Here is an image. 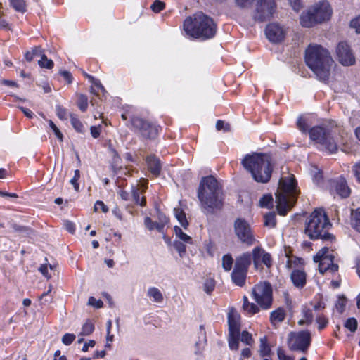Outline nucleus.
Masks as SVG:
<instances>
[{"label": "nucleus", "mask_w": 360, "mask_h": 360, "mask_svg": "<svg viewBox=\"0 0 360 360\" xmlns=\"http://www.w3.org/2000/svg\"><path fill=\"white\" fill-rule=\"evenodd\" d=\"M305 61L318 79L327 82L334 61L329 51L318 44H310L306 49Z\"/></svg>", "instance_id": "1"}, {"label": "nucleus", "mask_w": 360, "mask_h": 360, "mask_svg": "<svg viewBox=\"0 0 360 360\" xmlns=\"http://www.w3.org/2000/svg\"><path fill=\"white\" fill-rule=\"evenodd\" d=\"M242 165L257 182L266 183L271 179L274 164L271 155L268 154L246 155Z\"/></svg>", "instance_id": "2"}, {"label": "nucleus", "mask_w": 360, "mask_h": 360, "mask_svg": "<svg viewBox=\"0 0 360 360\" xmlns=\"http://www.w3.org/2000/svg\"><path fill=\"white\" fill-rule=\"evenodd\" d=\"M198 196L205 212L212 213L222 206L221 188L212 176L204 177L201 180Z\"/></svg>", "instance_id": "3"}, {"label": "nucleus", "mask_w": 360, "mask_h": 360, "mask_svg": "<svg viewBox=\"0 0 360 360\" xmlns=\"http://www.w3.org/2000/svg\"><path fill=\"white\" fill-rule=\"evenodd\" d=\"M183 26L186 34L195 39H208L216 34V25L213 20L202 12L186 18Z\"/></svg>", "instance_id": "4"}, {"label": "nucleus", "mask_w": 360, "mask_h": 360, "mask_svg": "<svg viewBox=\"0 0 360 360\" xmlns=\"http://www.w3.org/2000/svg\"><path fill=\"white\" fill-rule=\"evenodd\" d=\"M299 194L297 181L293 175L282 177L276 193V208L281 215H285L295 205Z\"/></svg>", "instance_id": "5"}, {"label": "nucleus", "mask_w": 360, "mask_h": 360, "mask_svg": "<svg viewBox=\"0 0 360 360\" xmlns=\"http://www.w3.org/2000/svg\"><path fill=\"white\" fill-rule=\"evenodd\" d=\"M330 226L331 224L325 212L322 209H317L311 214L307 222L305 233L313 240H332L333 236L328 233Z\"/></svg>", "instance_id": "6"}, {"label": "nucleus", "mask_w": 360, "mask_h": 360, "mask_svg": "<svg viewBox=\"0 0 360 360\" xmlns=\"http://www.w3.org/2000/svg\"><path fill=\"white\" fill-rule=\"evenodd\" d=\"M333 250L324 247L314 257V261L319 263V271L321 274L333 275L338 271L339 266L334 263Z\"/></svg>", "instance_id": "7"}, {"label": "nucleus", "mask_w": 360, "mask_h": 360, "mask_svg": "<svg viewBox=\"0 0 360 360\" xmlns=\"http://www.w3.org/2000/svg\"><path fill=\"white\" fill-rule=\"evenodd\" d=\"M252 262V257L250 252H245L236 259L233 270L231 278L234 284L243 286L245 283L248 268Z\"/></svg>", "instance_id": "8"}, {"label": "nucleus", "mask_w": 360, "mask_h": 360, "mask_svg": "<svg viewBox=\"0 0 360 360\" xmlns=\"http://www.w3.org/2000/svg\"><path fill=\"white\" fill-rule=\"evenodd\" d=\"M310 139L316 143L319 144L330 153H334L338 150L337 144L328 129L316 126L309 131Z\"/></svg>", "instance_id": "9"}, {"label": "nucleus", "mask_w": 360, "mask_h": 360, "mask_svg": "<svg viewBox=\"0 0 360 360\" xmlns=\"http://www.w3.org/2000/svg\"><path fill=\"white\" fill-rule=\"evenodd\" d=\"M311 341V334L308 330L291 332L288 336V347L292 351L307 352Z\"/></svg>", "instance_id": "10"}, {"label": "nucleus", "mask_w": 360, "mask_h": 360, "mask_svg": "<svg viewBox=\"0 0 360 360\" xmlns=\"http://www.w3.org/2000/svg\"><path fill=\"white\" fill-rule=\"evenodd\" d=\"M252 297L257 303L264 309H269L272 303V289L267 282H260L252 291Z\"/></svg>", "instance_id": "11"}, {"label": "nucleus", "mask_w": 360, "mask_h": 360, "mask_svg": "<svg viewBox=\"0 0 360 360\" xmlns=\"http://www.w3.org/2000/svg\"><path fill=\"white\" fill-rule=\"evenodd\" d=\"M235 233L238 239L248 245H252L255 241V237L249 224L243 219L238 218L234 223Z\"/></svg>", "instance_id": "12"}, {"label": "nucleus", "mask_w": 360, "mask_h": 360, "mask_svg": "<svg viewBox=\"0 0 360 360\" xmlns=\"http://www.w3.org/2000/svg\"><path fill=\"white\" fill-rule=\"evenodd\" d=\"M274 10V0H261L257 5L255 18L259 21H264L272 15Z\"/></svg>", "instance_id": "13"}, {"label": "nucleus", "mask_w": 360, "mask_h": 360, "mask_svg": "<svg viewBox=\"0 0 360 360\" xmlns=\"http://www.w3.org/2000/svg\"><path fill=\"white\" fill-rule=\"evenodd\" d=\"M339 62L345 65H352L355 62V58L349 46L345 42H340L336 49Z\"/></svg>", "instance_id": "14"}, {"label": "nucleus", "mask_w": 360, "mask_h": 360, "mask_svg": "<svg viewBox=\"0 0 360 360\" xmlns=\"http://www.w3.org/2000/svg\"><path fill=\"white\" fill-rule=\"evenodd\" d=\"M311 10L316 18L318 23L328 20L332 14V9L326 1H322L315 4Z\"/></svg>", "instance_id": "15"}, {"label": "nucleus", "mask_w": 360, "mask_h": 360, "mask_svg": "<svg viewBox=\"0 0 360 360\" xmlns=\"http://www.w3.org/2000/svg\"><path fill=\"white\" fill-rule=\"evenodd\" d=\"M251 257L256 269L258 268L259 263H263L267 267L271 266L272 260L271 255L260 247H256L252 250Z\"/></svg>", "instance_id": "16"}, {"label": "nucleus", "mask_w": 360, "mask_h": 360, "mask_svg": "<svg viewBox=\"0 0 360 360\" xmlns=\"http://www.w3.org/2000/svg\"><path fill=\"white\" fill-rule=\"evenodd\" d=\"M266 35L269 41L274 43L281 41L285 36V32L282 27L276 23H271L266 27Z\"/></svg>", "instance_id": "17"}, {"label": "nucleus", "mask_w": 360, "mask_h": 360, "mask_svg": "<svg viewBox=\"0 0 360 360\" xmlns=\"http://www.w3.org/2000/svg\"><path fill=\"white\" fill-rule=\"evenodd\" d=\"M147 181H140L137 184L136 187H132L131 189V195L134 201L137 205H140L143 207L146 204V198L144 196L141 198V195H142L147 188Z\"/></svg>", "instance_id": "18"}, {"label": "nucleus", "mask_w": 360, "mask_h": 360, "mask_svg": "<svg viewBox=\"0 0 360 360\" xmlns=\"http://www.w3.org/2000/svg\"><path fill=\"white\" fill-rule=\"evenodd\" d=\"M229 333H240V315L233 309L228 314Z\"/></svg>", "instance_id": "19"}, {"label": "nucleus", "mask_w": 360, "mask_h": 360, "mask_svg": "<svg viewBox=\"0 0 360 360\" xmlns=\"http://www.w3.org/2000/svg\"><path fill=\"white\" fill-rule=\"evenodd\" d=\"M333 187L335 193L341 198H347L350 194V189L347 186L345 180L343 179L334 181Z\"/></svg>", "instance_id": "20"}, {"label": "nucleus", "mask_w": 360, "mask_h": 360, "mask_svg": "<svg viewBox=\"0 0 360 360\" xmlns=\"http://www.w3.org/2000/svg\"><path fill=\"white\" fill-rule=\"evenodd\" d=\"M318 23L316 18L311 8L307 11L304 12L300 15V24L305 27H311Z\"/></svg>", "instance_id": "21"}, {"label": "nucleus", "mask_w": 360, "mask_h": 360, "mask_svg": "<svg viewBox=\"0 0 360 360\" xmlns=\"http://www.w3.org/2000/svg\"><path fill=\"white\" fill-rule=\"evenodd\" d=\"M148 168L151 174L155 176L160 174L161 164L158 158L154 155H150L146 158Z\"/></svg>", "instance_id": "22"}, {"label": "nucleus", "mask_w": 360, "mask_h": 360, "mask_svg": "<svg viewBox=\"0 0 360 360\" xmlns=\"http://www.w3.org/2000/svg\"><path fill=\"white\" fill-rule=\"evenodd\" d=\"M291 280L295 286L299 288H303L306 284V274L304 271L297 269L291 274Z\"/></svg>", "instance_id": "23"}, {"label": "nucleus", "mask_w": 360, "mask_h": 360, "mask_svg": "<svg viewBox=\"0 0 360 360\" xmlns=\"http://www.w3.org/2000/svg\"><path fill=\"white\" fill-rule=\"evenodd\" d=\"M147 296L154 302L161 303L164 297L162 292L155 287H150L147 290Z\"/></svg>", "instance_id": "24"}, {"label": "nucleus", "mask_w": 360, "mask_h": 360, "mask_svg": "<svg viewBox=\"0 0 360 360\" xmlns=\"http://www.w3.org/2000/svg\"><path fill=\"white\" fill-rule=\"evenodd\" d=\"M140 133L146 138L153 139L157 136L158 131L156 126L148 122L145 127L141 130Z\"/></svg>", "instance_id": "25"}, {"label": "nucleus", "mask_w": 360, "mask_h": 360, "mask_svg": "<svg viewBox=\"0 0 360 360\" xmlns=\"http://www.w3.org/2000/svg\"><path fill=\"white\" fill-rule=\"evenodd\" d=\"M240 333H229V347L231 350H237L239 347Z\"/></svg>", "instance_id": "26"}, {"label": "nucleus", "mask_w": 360, "mask_h": 360, "mask_svg": "<svg viewBox=\"0 0 360 360\" xmlns=\"http://www.w3.org/2000/svg\"><path fill=\"white\" fill-rule=\"evenodd\" d=\"M285 316V311L278 308L271 313L270 319L273 324L282 322Z\"/></svg>", "instance_id": "27"}, {"label": "nucleus", "mask_w": 360, "mask_h": 360, "mask_svg": "<svg viewBox=\"0 0 360 360\" xmlns=\"http://www.w3.org/2000/svg\"><path fill=\"white\" fill-rule=\"evenodd\" d=\"M174 213L176 218L180 223V224L184 229H186L187 226H188V222L186 219V214H185L184 212L182 210H181L180 208H174Z\"/></svg>", "instance_id": "28"}, {"label": "nucleus", "mask_w": 360, "mask_h": 360, "mask_svg": "<svg viewBox=\"0 0 360 360\" xmlns=\"http://www.w3.org/2000/svg\"><path fill=\"white\" fill-rule=\"evenodd\" d=\"M351 222L354 229L360 233V208L352 212Z\"/></svg>", "instance_id": "29"}, {"label": "nucleus", "mask_w": 360, "mask_h": 360, "mask_svg": "<svg viewBox=\"0 0 360 360\" xmlns=\"http://www.w3.org/2000/svg\"><path fill=\"white\" fill-rule=\"evenodd\" d=\"M303 318L298 321L299 325L310 324L313 321L312 311L309 309H304L302 311Z\"/></svg>", "instance_id": "30"}, {"label": "nucleus", "mask_w": 360, "mask_h": 360, "mask_svg": "<svg viewBox=\"0 0 360 360\" xmlns=\"http://www.w3.org/2000/svg\"><path fill=\"white\" fill-rule=\"evenodd\" d=\"M9 1L11 6L16 11L22 13L26 12V3L24 0H9Z\"/></svg>", "instance_id": "31"}, {"label": "nucleus", "mask_w": 360, "mask_h": 360, "mask_svg": "<svg viewBox=\"0 0 360 360\" xmlns=\"http://www.w3.org/2000/svg\"><path fill=\"white\" fill-rule=\"evenodd\" d=\"M94 330V323L87 320L84 324L82 326V330L79 333V336H87L91 335Z\"/></svg>", "instance_id": "32"}, {"label": "nucleus", "mask_w": 360, "mask_h": 360, "mask_svg": "<svg viewBox=\"0 0 360 360\" xmlns=\"http://www.w3.org/2000/svg\"><path fill=\"white\" fill-rule=\"evenodd\" d=\"M43 52L39 46H35L34 47L31 51H27L25 53V58L27 61H32L34 57L37 56H42Z\"/></svg>", "instance_id": "33"}, {"label": "nucleus", "mask_w": 360, "mask_h": 360, "mask_svg": "<svg viewBox=\"0 0 360 360\" xmlns=\"http://www.w3.org/2000/svg\"><path fill=\"white\" fill-rule=\"evenodd\" d=\"M310 173L314 182L316 184H319L323 177L321 171L316 166L313 165L311 167Z\"/></svg>", "instance_id": "34"}, {"label": "nucleus", "mask_w": 360, "mask_h": 360, "mask_svg": "<svg viewBox=\"0 0 360 360\" xmlns=\"http://www.w3.org/2000/svg\"><path fill=\"white\" fill-rule=\"evenodd\" d=\"M70 122L71 124L77 131L79 133H83L84 131V126L75 115H70Z\"/></svg>", "instance_id": "35"}, {"label": "nucleus", "mask_w": 360, "mask_h": 360, "mask_svg": "<svg viewBox=\"0 0 360 360\" xmlns=\"http://www.w3.org/2000/svg\"><path fill=\"white\" fill-rule=\"evenodd\" d=\"M233 259L231 255L227 254L222 257V267L226 271H229L233 266Z\"/></svg>", "instance_id": "36"}, {"label": "nucleus", "mask_w": 360, "mask_h": 360, "mask_svg": "<svg viewBox=\"0 0 360 360\" xmlns=\"http://www.w3.org/2000/svg\"><path fill=\"white\" fill-rule=\"evenodd\" d=\"M131 124L132 126L136 128L140 132L143 127L148 124V122H146L143 119L139 117H134L131 118Z\"/></svg>", "instance_id": "37"}, {"label": "nucleus", "mask_w": 360, "mask_h": 360, "mask_svg": "<svg viewBox=\"0 0 360 360\" xmlns=\"http://www.w3.org/2000/svg\"><path fill=\"white\" fill-rule=\"evenodd\" d=\"M264 226L274 228L276 226V215L274 212H269L264 215Z\"/></svg>", "instance_id": "38"}, {"label": "nucleus", "mask_w": 360, "mask_h": 360, "mask_svg": "<svg viewBox=\"0 0 360 360\" xmlns=\"http://www.w3.org/2000/svg\"><path fill=\"white\" fill-rule=\"evenodd\" d=\"M174 231H175V234H176V237H178L179 239H181V240H183L184 242H186V243H191V241H192L191 238L189 236H188L186 233H184L181 228L176 226L174 227Z\"/></svg>", "instance_id": "39"}, {"label": "nucleus", "mask_w": 360, "mask_h": 360, "mask_svg": "<svg viewBox=\"0 0 360 360\" xmlns=\"http://www.w3.org/2000/svg\"><path fill=\"white\" fill-rule=\"evenodd\" d=\"M77 105L82 111L84 112L86 110L88 107V98L84 94L78 95Z\"/></svg>", "instance_id": "40"}, {"label": "nucleus", "mask_w": 360, "mask_h": 360, "mask_svg": "<svg viewBox=\"0 0 360 360\" xmlns=\"http://www.w3.org/2000/svg\"><path fill=\"white\" fill-rule=\"evenodd\" d=\"M38 64L41 68L51 69L53 67V62L48 59L45 54H42L41 58L38 61Z\"/></svg>", "instance_id": "41"}, {"label": "nucleus", "mask_w": 360, "mask_h": 360, "mask_svg": "<svg viewBox=\"0 0 360 360\" xmlns=\"http://www.w3.org/2000/svg\"><path fill=\"white\" fill-rule=\"evenodd\" d=\"M215 288V281L212 278H207L205 280L203 289L205 292L207 294H211V292L214 290Z\"/></svg>", "instance_id": "42"}, {"label": "nucleus", "mask_w": 360, "mask_h": 360, "mask_svg": "<svg viewBox=\"0 0 360 360\" xmlns=\"http://www.w3.org/2000/svg\"><path fill=\"white\" fill-rule=\"evenodd\" d=\"M261 343H260V349L259 352L261 356H266L270 354L271 349L269 347V345L266 344L265 339H261Z\"/></svg>", "instance_id": "43"}, {"label": "nucleus", "mask_w": 360, "mask_h": 360, "mask_svg": "<svg viewBox=\"0 0 360 360\" xmlns=\"http://www.w3.org/2000/svg\"><path fill=\"white\" fill-rule=\"evenodd\" d=\"M243 310L250 315L255 314L259 311L258 307L254 303H248V304L243 306Z\"/></svg>", "instance_id": "44"}, {"label": "nucleus", "mask_w": 360, "mask_h": 360, "mask_svg": "<svg viewBox=\"0 0 360 360\" xmlns=\"http://www.w3.org/2000/svg\"><path fill=\"white\" fill-rule=\"evenodd\" d=\"M357 321L354 318L348 319L345 323V327L354 333L357 328Z\"/></svg>", "instance_id": "45"}, {"label": "nucleus", "mask_w": 360, "mask_h": 360, "mask_svg": "<svg viewBox=\"0 0 360 360\" xmlns=\"http://www.w3.org/2000/svg\"><path fill=\"white\" fill-rule=\"evenodd\" d=\"M240 340L247 345H252L254 342L252 335L245 330L242 332Z\"/></svg>", "instance_id": "46"}, {"label": "nucleus", "mask_w": 360, "mask_h": 360, "mask_svg": "<svg viewBox=\"0 0 360 360\" xmlns=\"http://www.w3.org/2000/svg\"><path fill=\"white\" fill-rule=\"evenodd\" d=\"M273 198L271 195H264L259 200V205L262 207H269L272 205Z\"/></svg>", "instance_id": "47"}, {"label": "nucleus", "mask_w": 360, "mask_h": 360, "mask_svg": "<svg viewBox=\"0 0 360 360\" xmlns=\"http://www.w3.org/2000/svg\"><path fill=\"white\" fill-rule=\"evenodd\" d=\"M80 177V172L78 169L75 170L74 176L70 179V182L73 186L75 191H78L79 188V184L78 183V180Z\"/></svg>", "instance_id": "48"}, {"label": "nucleus", "mask_w": 360, "mask_h": 360, "mask_svg": "<svg viewBox=\"0 0 360 360\" xmlns=\"http://www.w3.org/2000/svg\"><path fill=\"white\" fill-rule=\"evenodd\" d=\"M165 6V5L164 2L159 0H155L150 6V8L155 13H159L164 9Z\"/></svg>", "instance_id": "49"}, {"label": "nucleus", "mask_w": 360, "mask_h": 360, "mask_svg": "<svg viewBox=\"0 0 360 360\" xmlns=\"http://www.w3.org/2000/svg\"><path fill=\"white\" fill-rule=\"evenodd\" d=\"M174 248L179 252L180 257H183L186 252V245L180 241H174L173 243Z\"/></svg>", "instance_id": "50"}, {"label": "nucleus", "mask_w": 360, "mask_h": 360, "mask_svg": "<svg viewBox=\"0 0 360 360\" xmlns=\"http://www.w3.org/2000/svg\"><path fill=\"white\" fill-rule=\"evenodd\" d=\"M347 304V300L344 297H340L335 304V308L340 313H342Z\"/></svg>", "instance_id": "51"}, {"label": "nucleus", "mask_w": 360, "mask_h": 360, "mask_svg": "<svg viewBox=\"0 0 360 360\" xmlns=\"http://www.w3.org/2000/svg\"><path fill=\"white\" fill-rule=\"evenodd\" d=\"M298 129L302 132H307L308 124L307 120L303 117H300L297 122Z\"/></svg>", "instance_id": "52"}, {"label": "nucleus", "mask_w": 360, "mask_h": 360, "mask_svg": "<svg viewBox=\"0 0 360 360\" xmlns=\"http://www.w3.org/2000/svg\"><path fill=\"white\" fill-rule=\"evenodd\" d=\"M76 336L72 333H65L62 337V342L65 345H70L75 340Z\"/></svg>", "instance_id": "53"}, {"label": "nucleus", "mask_w": 360, "mask_h": 360, "mask_svg": "<svg viewBox=\"0 0 360 360\" xmlns=\"http://www.w3.org/2000/svg\"><path fill=\"white\" fill-rule=\"evenodd\" d=\"M49 127L51 128L53 131L54 132L56 136L60 141H63V134L59 130V129L56 127V125L53 122L52 120H49Z\"/></svg>", "instance_id": "54"}, {"label": "nucleus", "mask_w": 360, "mask_h": 360, "mask_svg": "<svg viewBox=\"0 0 360 360\" xmlns=\"http://www.w3.org/2000/svg\"><path fill=\"white\" fill-rule=\"evenodd\" d=\"M88 304L97 309L101 308L103 305V301L101 300H97L94 297H90L89 298Z\"/></svg>", "instance_id": "55"}, {"label": "nucleus", "mask_w": 360, "mask_h": 360, "mask_svg": "<svg viewBox=\"0 0 360 360\" xmlns=\"http://www.w3.org/2000/svg\"><path fill=\"white\" fill-rule=\"evenodd\" d=\"M316 323H318L319 330H321L327 326L328 320L323 316H319L316 318Z\"/></svg>", "instance_id": "56"}, {"label": "nucleus", "mask_w": 360, "mask_h": 360, "mask_svg": "<svg viewBox=\"0 0 360 360\" xmlns=\"http://www.w3.org/2000/svg\"><path fill=\"white\" fill-rule=\"evenodd\" d=\"M100 210L104 213H106L108 211V208L104 202L103 201L98 200L94 205V211L97 212Z\"/></svg>", "instance_id": "57"}, {"label": "nucleus", "mask_w": 360, "mask_h": 360, "mask_svg": "<svg viewBox=\"0 0 360 360\" xmlns=\"http://www.w3.org/2000/svg\"><path fill=\"white\" fill-rule=\"evenodd\" d=\"M56 114L60 120H65L67 118V110L60 105L56 106Z\"/></svg>", "instance_id": "58"}, {"label": "nucleus", "mask_w": 360, "mask_h": 360, "mask_svg": "<svg viewBox=\"0 0 360 360\" xmlns=\"http://www.w3.org/2000/svg\"><path fill=\"white\" fill-rule=\"evenodd\" d=\"M101 130L102 129H101V125L91 126L90 128V131H91V134L92 137L94 139L98 138L101 133Z\"/></svg>", "instance_id": "59"}, {"label": "nucleus", "mask_w": 360, "mask_h": 360, "mask_svg": "<svg viewBox=\"0 0 360 360\" xmlns=\"http://www.w3.org/2000/svg\"><path fill=\"white\" fill-rule=\"evenodd\" d=\"M216 128L218 131L224 130L227 131L229 130L230 126L228 123H225L222 120H218L216 123Z\"/></svg>", "instance_id": "60"}, {"label": "nucleus", "mask_w": 360, "mask_h": 360, "mask_svg": "<svg viewBox=\"0 0 360 360\" xmlns=\"http://www.w3.org/2000/svg\"><path fill=\"white\" fill-rule=\"evenodd\" d=\"M350 26L355 29L357 33H360V15L351 21Z\"/></svg>", "instance_id": "61"}, {"label": "nucleus", "mask_w": 360, "mask_h": 360, "mask_svg": "<svg viewBox=\"0 0 360 360\" xmlns=\"http://www.w3.org/2000/svg\"><path fill=\"white\" fill-rule=\"evenodd\" d=\"M277 354L279 360H294L292 357L285 354V351L282 348H278Z\"/></svg>", "instance_id": "62"}, {"label": "nucleus", "mask_w": 360, "mask_h": 360, "mask_svg": "<svg viewBox=\"0 0 360 360\" xmlns=\"http://www.w3.org/2000/svg\"><path fill=\"white\" fill-rule=\"evenodd\" d=\"M288 1H289L290 4L291 5V6L292 7V8L296 11H298L302 6V0H288Z\"/></svg>", "instance_id": "63"}, {"label": "nucleus", "mask_w": 360, "mask_h": 360, "mask_svg": "<svg viewBox=\"0 0 360 360\" xmlns=\"http://www.w3.org/2000/svg\"><path fill=\"white\" fill-rule=\"evenodd\" d=\"M353 172L357 181L360 182V163H357L354 165Z\"/></svg>", "instance_id": "64"}]
</instances>
